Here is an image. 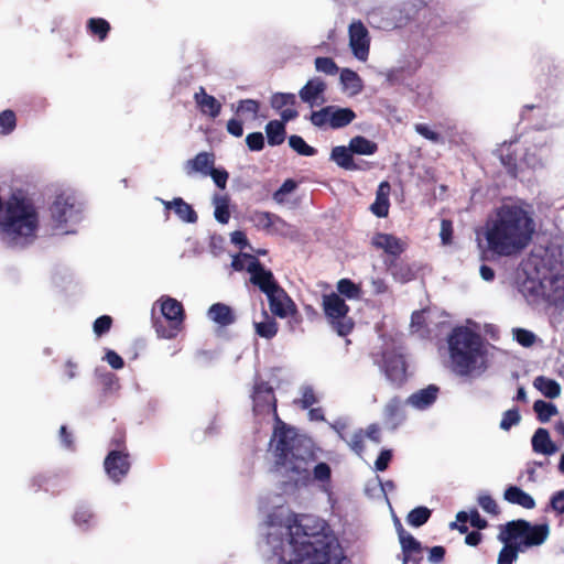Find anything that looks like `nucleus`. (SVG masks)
<instances>
[{
  "label": "nucleus",
  "mask_w": 564,
  "mask_h": 564,
  "mask_svg": "<svg viewBox=\"0 0 564 564\" xmlns=\"http://www.w3.org/2000/svg\"><path fill=\"white\" fill-rule=\"evenodd\" d=\"M265 133L270 145H280L285 140V124L279 120H271L265 126Z\"/></svg>",
  "instance_id": "31"
},
{
  "label": "nucleus",
  "mask_w": 564,
  "mask_h": 564,
  "mask_svg": "<svg viewBox=\"0 0 564 564\" xmlns=\"http://www.w3.org/2000/svg\"><path fill=\"white\" fill-rule=\"evenodd\" d=\"M295 104V95L291 93H276L271 97V107L275 110L294 107Z\"/></svg>",
  "instance_id": "42"
},
{
  "label": "nucleus",
  "mask_w": 564,
  "mask_h": 564,
  "mask_svg": "<svg viewBox=\"0 0 564 564\" xmlns=\"http://www.w3.org/2000/svg\"><path fill=\"white\" fill-rule=\"evenodd\" d=\"M290 543L296 557H305L321 552H338L336 539L327 532L325 521L312 516H301L291 528Z\"/></svg>",
  "instance_id": "3"
},
{
  "label": "nucleus",
  "mask_w": 564,
  "mask_h": 564,
  "mask_svg": "<svg viewBox=\"0 0 564 564\" xmlns=\"http://www.w3.org/2000/svg\"><path fill=\"white\" fill-rule=\"evenodd\" d=\"M533 410L536 413L538 420L542 423L547 422L553 415L557 414L556 405L543 400H536L533 404Z\"/></svg>",
  "instance_id": "37"
},
{
  "label": "nucleus",
  "mask_w": 564,
  "mask_h": 564,
  "mask_svg": "<svg viewBox=\"0 0 564 564\" xmlns=\"http://www.w3.org/2000/svg\"><path fill=\"white\" fill-rule=\"evenodd\" d=\"M246 143L250 151H261L264 148V137L261 132L249 133Z\"/></svg>",
  "instance_id": "55"
},
{
  "label": "nucleus",
  "mask_w": 564,
  "mask_h": 564,
  "mask_svg": "<svg viewBox=\"0 0 564 564\" xmlns=\"http://www.w3.org/2000/svg\"><path fill=\"white\" fill-rule=\"evenodd\" d=\"M270 311L281 318L289 316L290 307L294 306L293 301L280 285L267 294Z\"/></svg>",
  "instance_id": "15"
},
{
  "label": "nucleus",
  "mask_w": 564,
  "mask_h": 564,
  "mask_svg": "<svg viewBox=\"0 0 564 564\" xmlns=\"http://www.w3.org/2000/svg\"><path fill=\"white\" fill-rule=\"evenodd\" d=\"M448 350L455 371L460 376H469L484 355L482 338L468 327H455L448 336Z\"/></svg>",
  "instance_id": "4"
},
{
  "label": "nucleus",
  "mask_w": 564,
  "mask_h": 564,
  "mask_svg": "<svg viewBox=\"0 0 564 564\" xmlns=\"http://www.w3.org/2000/svg\"><path fill=\"white\" fill-rule=\"evenodd\" d=\"M109 451H128L126 445V432L122 429H117L109 442Z\"/></svg>",
  "instance_id": "53"
},
{
  "label": "nucleus",
  "mask_w": 564,
  "mask_h": 564,
  "mask_svg": "<svg viewBox=\"0 0 564 564\" xmlns=\"http://www.w3.org/2000/svg\"><path fill=\"white\" fill-rule=\"evenodd\" d=\"M214 204H215V218L220 224H227L230 219V212H229V197L227 195H216L214 197Z\"/></svg>",
  "instance_id": "36"
},
{
  "label": "nucleus",
  "mask_w": 564,
  "mask_h": 564,
  "mask_svg": "<svg viewBox=\"0 0 564 564\" xmlns=\"http://www.w3.org/2000/svg\"><path fill=\"white\" fill-rule=\"evenodd\" d=\"M391 459L392 452L390 449H382L375 462L376 469L379 471H384L388 468Z\"/></svg>",
  "instance_id": "57"
},
{
  "label": "nucleus",
  "mask_w": 564,
  "mask_h": 564,
  "mask_svg": "<svg viewBox=\"0 0 564 564\" xmlns=\"http://www.w3.org/2000/svg\"><path fill=\"white\" fill-rule=\"evenodd\" d=\"M371 246L378 250H383L388 258L401 256L406 249L404 241L392 234L386 232H376L371 238Z\"/></svg>",
  "instance_id": "13"
},
{
  "label": "nucleus",
  "mask_w": 564,
  "mask_h": 564,
  "mask_svg": "<svg viewBox=\"0 0 564 564\" xmlns=\"http://www.w3.org/2000/svg\"><path fill=\"white\" fill-rule=\"evenodd\" d=\"M161 203L164 205L166 212L173 209L176 216L185 223L194 224L198 219L192 205L186 203L182 197H175L173 200L161 199Z\"/></svg>",
  "instance_id": "21"
},
{
  "label": "nucleus",
  "mask_w": 564,
  "mask_h": 564,
  "mask_svg": "<svg viewBox=\"0 0 564 564\" xmlns=\"http://www.w3.org/2000/svg\"><path fill=\"white\" fill-rule=\"evenodd\" d=\"M161 313L165 322L155 319L153 326L159 337L175 338L183 328L185 318L184 307L177 300L163 296L161 299Z\"/></svg>",
  "instance_id": "7"
},
{
  "label": "nucleus",
  "mask_w": 564,
  "mask_h": 564,
  "mask_svg": "<svg viewBox=\"0 0 564 564\" xmlns=\"http://www.w3.org/2000/svg\"><path fill=\"white\" fill-rule=\"evenodd\" d=\"M349 45L359 61L367 59L370 40L368 30L361 21H355L349 25Z\"/></svg>",
  "instance_id": "12"
},
{
  "label": "nucleus",
  "mask_w": 564,
  "mask_h": 564,
  "mask_svg": "<svg viewBox=\"0 0 564 564\" xmlns=\"http://www.w3.org/2000/svg\"><path fill=\"white\" fill-rule=\"evenodd\" d=\"M389 193L390 184L387 181L381 182L376 194V199L370 206V210L377 217L383 218L388 216L390 207Z\"/></svg>",
  "instance_id": "25"
},
{
  "label": "nucleus",
  "mask_w": 564,
  "mask_h": 564,
  "mask_svg": "<svg viewBox=\"0 0 564 564\" xmlns=\"http://www.w3.org/2000/svg\"><path fill=\"white\" fill-rule=\"evenodd\" d=\"M73 519L77 525L87 529L94 520V514L88 508L79 507L75 511Z\"/></svg>",
  "instance_id": "48"
},
{
  "label": "nucleus",
  "mask_w": 564,
  "mask_h": 564,
  "mask_svg": "<svg viewBox=\"0 0 564 564\" xmlns=\"http://www.w3.org/2000/svg\"><path fill=\"white\" fill-rule=\"evenodd\" d=\"M314 64L317 72L326 75H336L339 70L337 64L330 57H316Z\"/></svg>",
  "instance_id": "45"
},
{
  "label": "nucleus",
  "mask_w": 564,
  "mask_h": 564,
  "mask_svg": "<svg viewBox=\"0 0 564 564\" xmlns=\"http://www.w3.org/2000/svg\"><path fill=\"white\" fill-rule=\"evenodd\" d=\"M352 154L350 147L338 145L332 149L330 160L344 170L356 171L359 166L355 163Z\"/></svg>",
  "instance_id": "29"
},
{
  "label": "nucleus",
  "mask_w": 564,
  "mask_h": 564,
  "mask_svg": "<svg viewBox=\"0 0 564 564\" xmlns=\"http://www.w3.org/2000/svg\"><path fill=\"white\" fill-rule=\"evenodd\" d=\"M384 417L388 422L392 423L393 426L398 425L403 414V401L399 397L390 399L384 406Z\"/></svg>",
  "instance_id": "33"
},
{
  "label": "nucleus",
  "mask_w": 564,
  "mask_h": 564,
  "mask_svg": "<svg viewBox=\"0 0 564 564\" xmlns=\"http://www.w3.org/2000/svg\"><path fill=\"white\" fill-rule=\"evenodd\" d=\"M289 145L297 154L303 156H313L317 153V150L308 145L305 140L297 134H293L289 138Z\"/></svg>",
  "instance_id": "38"
},
{
  "label": "nucleus",
  "mask_w": 564,
  "mask_h": 564,
  "mask_svg": "<svg viewBox=\"0 0 564 564\" xmlns=\"http://www.w3.org/2000/svg\"><path fill=\"white\" fill-rule=\"evenodd\" d=\"M337 291L339 295H344L348 300L359 299L361 293L360 286L350 279H340L337 282Z\"/></svg>",
  "instance_id": "39"
},
{
  "label": "nucleus",
  "mask_w": 564,
  "mask_h": 564,
  "mask_svg": "<svg viewBox=\"0 0 564 564\" xmlns=\"http://www.w3.org/2000/svg\"><path fill=\"white\" fill-rule=\"evenodd\" d=\"M341 438L344 440V437L341 436ZM365 433L364 431L360 429L358 431H356L350 440H346L345 441L347 442V444L349 445V447L358 455H361L364 453V449H365Z\"/></svg>",
  "instance_id": "49"
},
{
  "label": "nucleus",
  "mask_w": 564,
  "mask_h": 564,
  "mask_svg": "<svg viewBox=\"0 0 564 564\" xmlns=\"http://www.w3.org/2000/svg\"><path fill=\"white\" fill-rule=\"evenodd\" d=\"M104 468L115 484H119L130 471L131 462L128 451H109L104 460Z\"/></svg>",
  "instance_id": "11"
},
{
  "label": "nucleus",
  "mask_w": 564,
  "mask_h": 564,
  "mask_svg": "<svg viewBox=\"0 0 564 564\" xmlns=\"http://www.w3.org/2000/svg\"><path fill=\"white\" fill-rule=\"evenodd\" d=\"M208 317L221 327L235 323L236 316L230 306L224 303H215L208 310Z\"/></svg>",
  "instance_id": "27"
},
{
  "label": "nucleus",
  "mask_w": 564,
  "mask_h": 564,
  "mask_svg": "<svg viewBox=\"0 0 564 564\" xmlns=\"http://www.w3.org/2000/svg\"><path fill=\"white\" fill-rule=\"evenodd\" d=\"M380 368L387 380L395 388H401L408 380L405 357L395 349H387L382 352Z\"/></svg>",
  "instance_id": "8"
},
{
  "label": "nucleus",
  "mask_w": 564,
  "mask_h": 564,
  "mask_svg": "<svg viewBox=\"0 0 564 564\" xmlns=\"http://www.w3.org/2000/svg\"><path fill=\"white\" fill-rule=\"evenodd\" d=\"M440 236H441L442 242L444 245H448V243L452 242V238H453V224H452L451 220L443 219L441 221Z\"/></svg>",
  "instance_id": "58"
},
{
  "label": "nucleus",
  "mask_w": 564,
  "mask_h": 564,
  "mask_svg": "<svg viewBox=\"0 0 564 564\" xmlns=\"http://www.w3.org/2000/svg\"><path fill=\"white\" fill-rule=\"evenodd\" d=\"M322 308L330 327L339 336L344 337L352 332L355 322L348 316L350 308L338 293L323 294Z\"/></svg>",
  "instance_id": "6"
},
{
  "label": "nucleus",
  "mask_w": 564,
  "mask_h": 564,
  "mask_svg": "<svg viewBox=\"0 0 564 564\" xmlns=\"http://www.w3.org/2000/svg\"><path fill=\"white\" fill-rule=\"evenodd\" d=\"M242 257L247 261V271L251 275L250 282L258 286L261 292L267 295L279 285L273 273L267 270L258 258L249 253H243Z\"/></svg>",
  "instance_id": "10"
},
{
  "label": "nucleus",
  "mask_w": 564,
  "mask_h": 564,
  "mask_svg": "<svg viewBox=\"0 0 564 564\" xmlns=\"http://www.w3.org/2000/svg\"><path fill=\"white\" fill-rule=\"evenodd\" d=\"M333 110L332 106H327L322 108L321 110L313 111L311 113V122L318 128L324 127L325 124H329L330 111Z\"/></svg>",
  "instance_id": "47"
},
{
  "label": "nucleus",
  "mask_w": 564,
  "mask_h": 564,
  "mask_svg": "<svg viewBox=\"0 0 564 564\" xmlns=\"http://www.w3.org/2000/svg\"><path fill=\"white\" fill-rule=\"evenodd\" d=\"M414 130L416 133H419L424 139L433 142V143H444V138L441 135V133L433 131L427 124L425 123H415Z\"/></svg>",
  "instance_id": "44"
},
{
  "label": "nucleus",
  "mask_w": 564,
  "mask_h": 564,
  "mask_svg": "<svg viewBox=\"0 0 564 564\" xmlns=\"http://www.w3.org/2000/svg\"><path fill=\"white\" fill-rule=\"evenodd\" d=\"M514 338L521 346L531 347L534 344L536 336L531 330L517 328L514 329Z\"/></svg>",
  "instance_id": "54"
},
{
  "label": "nucleus",
  "mask_w": 564,
  "mask_h": 564,
  "mask_svg": "<svg viewBox=\"0 0 564 564\" xmlns=\"http://www.w3.org/2000/svg\"><path fill=\"white\" fill-rule=\"evenodd\" d=\"M265 321L256 323V332L260 337L271 339L278 333V324L276 322L269 317L267 313H264Z\"/></svg>",
  "instance_id": "41"
},
{
  "label": "nucleus",
  "mask_w": 564,
  "mask_h": 564,
  "mask_svg": "<svg viewBox=\"0 0 564 564\" xmlns=\"http://www.w3.org/2000/svg\"><path fill=\"white\" fill-rule=\"evenodd\" d=\"M535 221L524 205L503 203L486 223L488 249L500 257L520 253L532 241Z\"/></svg>",
  "instance_id": "2"
},
{
  "label": "nucleus",
  "mask_w": 564,
  "mask_h": 564,
  "mask_svg": "<svg viewBox=\"0 0 564 564\" xmlns=\"http://www.w3.org/2000/svg\"><path fill=\"white\" fill-rule=\"evenodd\" d=\"M207 175L212 176L213 181L219 188H221V189L226 188L227 181L229 177V174L226 170H224V169L219 170V169H215L213 166Z\"/></svg>",
  "instance_id": "56"
},
{
  "label": "nucleus",
  "mask_w": 564,
  "mask_h": 564,
  "mask_svg": "<svg viewBox=\"0 0 564 564\" xmlns=\"http://www.w3.org/2000/svg\"><path fill=\"white\" fill-rule=\"evenodd\" d=\"M354 154L372 155L378 151V144L362 135H356L349 141Z\"/></svg>",
  "instance_id": "32"
},
{
  "label": "nucleus",
  "mask_w": 564,
  "mask_h": 564,
  "mask_svg": "<svg viewBox=\"0 0 564 564\" xmlns=\"http://www.w3.org/2000/svg\"><path fill=\"white\" fill-rule=\"evenodd\" d=\"M521 420L519 410L517 408L506 411L500 421V429L509 431L513 425L518 424Z\"/></svg>",
  "instance_id": "46"
},
{
  "label": "nucleus",
  "mask_w": 564,
  "mask_h": 564,
  "mask_svg": "<svg viewBox=\"0 0 564 564\" xmlns=\"http://www.w3.org/2000/svg\"><path fill=\"white\" fill-rule=\"evenodd\" d=\"M503 530L507 534V541H517L523 550L543 544L550 534V528L546 523L531 524L524 519L507 522Z\"/></svg>",
  "instance_id": "5"
},
{
  "label": "nucleus",
  "mask_w": 564,
  "mask_h": 564,
  "mask_svg": "<svg viewBox=\"0 0 564 564\" xmlns=\"http://www.w3.org/2000/svg\"><path fill=\"white\" fill-rule=\"evenodd\" d=\"M227 131L236 138H240L243 134L242 122L238 119H230L227 122Z\"/></svg>",
  "instance_id": "63"
},
{
  "label": "nucleus",
  "mask_w": 564,
  "mask_h": 564,
  "mask_svg": "<svg viewBox=\"0 0 564 564\" xmlns=\"http://www.w3.org/2000/svg\"><path fill=\"white\" fill-rule=\"evenodd\" d=\"M106 361L112 369H121L124 366L123 359L113 350H108L105 356Z\"/></svg>",
  "instance_id": "62"
},
{
  "label": "nucleus",
  "mask_w": 564,
  "mask_h": 564,
  "mask_svg": "<svg viewBox=\"0 0 564 564\" xmlns=\"http://www.w3.org/2000/svg\"><path fill=\"white\" fill-rule=\"evenodd\" d=\"M112 326V318L109 315H101L94 322V333L100 337L108 333Z\"/></svg>",
  "instance_id": "51"
},
{
  "label": "nucleus",
  "mask_w": 564,
  "mask_h": 564,
  "mask_svg": "<svg viewBox=\"0 0 564 564\" xmlns=\"http://www.w3.org/2000/svg\"><path fill=\"white\" fill-rule=\"evenodd\" d=\"M469 521H470L471 527H474V528H476L478 530H482V529H486L488 527L487 520H485L484 518L480 517V514L477 511V509H473L470 511Z\"/></svg>",
  "instance_id": "64"
},
{
  "label": "nucleus",
  "mask_w": 564,
  "mask_h": 564,
  "mask_svg": "<svg viewBox=\"0 0 564 564\" xmlns=\"http://www.w3.org/2000/svg\"><path fill=\"white\" fill-rule=\"evenodd\" d=\"M438 392L440 388L437 386L430 384L426 388L412 393L408 398L406 402L415 409L423 410L431 406L436 401Z\"/></svg>",
  "instance_id": "23"
},
{
  "label": "nucleus",
  "mask_w": 564,
  "mask_h": 564,
  "mask_svg": "<svg viewBox=\"0 0 564 564\" xmlns=\"http://www.w3.org/2000/svg\"><path fill=\"white\" fill-rule=\"evenodd\" d=\"M326 90V83L315 77L310 79L300 90L299 95L302 101L314 106L325 102L324 93Z\"/></svg>",
  "instance_id": "17"
},
{
  "label": "nucleus",
  "mask_w": 564,
  "mask_h": 564,
  "mask_svg": "<svg viewBox=\"0 0 564 564\" xmlns=\"http://www.w3.org/2000/svg\"><path fill=\"white\" fill-rule=\"evenodd\" d=\"M431 517V510L426 507H416L411 510L406 517L410 525L419 528L425 524Z\"/></svg>",
  "instance_id": "40"
},
{
  "label": "nucleus",
  "mask_w": 564,
  "mask_h": 564,
  "mask_svg": "<svg viewBox=\"0 0 564 564\" xmlns=\"http://www.w3.org/2000/svg\"><path fill=\"white\" fill-rule=\"evenodd\" d=\"M400 544L402 549V562L421 564L423 560V547L412 534L409 532H400Z\"/></svg>",
  "instance_id": "16"
},
{
  "label": "nucleus",
  "mask_w": 564,
  "mask_h": 564,
  "mask_svg": "<svg viewBox=\"0 0 564 564\" xmlns=\"http://www.w3.org/2000/svg\"><path fill=\"white\" fill-rule=\"evenodd\" d=\"M478 503L485 512H487L491 516H498L500 512L496 500L490 495L479 496Z\"/></svg>",
  "instance_id": "52"
},
{
  "label": "nucleus",
  "mask_w": 564,
  "mask_h": 564,
  "mask_svg": "<svg viewBox=\"0 0 564 564\" xmlns=\"http://www.w3.org/2000/svg\"><path fill=\"white\" fill-rule=\"evenodd\" d=\"M250 220L258 229L265 230L267 232H275L276 229L274 226L280 225L282 227L286 226V223L278 215L270 212H261L254 210L250 215Z\"/></svg>",
  "instance_id": "22"
},
{
  "label": "nucleus",
  "mask_w": 564,
  "mask_h": 564,
  "mask_svg": "<svg viewBox=\"0 0 564 564\" xmlns=\"http://www.w3.org/2000/svg\"><path fill=\"white\" fill-rule=\"evenodd\" d=\"M317 402V398L315 395V392L312 388L307 387L304 389L302 393V398L300 400V404L302 409H308L313 404Z\"/></svg>",
  "instance_id": "60"
},
{
  "label": "nucleus",
  "mask_w": 564,
  "mask_h": 564,
  "mask_svg": "<svg viewBox=\"0 0 564 564\" xmlns=\"http://www.w3.org/2000/svg\"><path fill=\"white\" fill-rule=\"evenodd\" d=\"M260 109V102L254 99H243L239 101L237 107V113L249 112L252 115V119H257Z\"/></svg>",
  "instance_id": "50"
},
{
  "label": "nucleus",
  "mask_w": 564,
  "mask_h": 564,
  "mask_svg": "<svg viewBox=\"0 0 564 564\" xmlns=\"http://www.w3.org/2000/svg\"><path fill=\"white\" fill-rule=\"evenodd\" d=\"M194 100L203 115L216 118L220 115L221 104L212 95H208L204 87H199L194 94Z\"/></svg>",
  "instance_id": "19"
},
{
  "label": "nucleus",
  "mask_w": 564,
  "mask_h": 564,
  "mask_svg": "<svg viewBox=\"0 0 564 564\" xmlns=\"http://www.w3.org/2000/svg\"><path fill=\"white\" fill-rule=\"evenodd\" d=\"M253 412L256 415L273 414L274 427L270 445L274 456V468L295 484L310 481V456L301 453V435L296 429L283 422L276 409L273 388L265 381L254 384Z\"/></svg>",
  "instance_id": "1"
},
{
  "label": "nucleus",
  "mask_w": 564,
  "mask_h": 564,
  "mask_svg": "<svg viewBox=\"0 0 564 564\" xmlns=\"http://www.w3.org/2000/svg\"><path fill=\"white\" fill-rule=\"evenodd\" d=\"M110 24L107 20L102 18H90L87 21V30L88 32L98 37L99 41H104L107 39L110 32Z\"/></svg>",
  "instance_id": "35"
},
{
  "label": "nucleus",
  "mask_w": 564,
  "mask_h": 564,
  "mask_svg": "<svg viewBox=\"0 0 564 564\" xmlns=\"http://www.w3.org/2000/svg\"><path fill=\"white\" fill-rule=\"evenodd\" d=\"M17 126V117L13 110L6 109L0 112V133L10 134Z\"/></svg>",
  "instance_id": "43"
},
{
  "label": "nucleus",
  "mask_w": 564,
  "mask_h": 564,
  "mask_svg": "<svg viewBox=\"0 0 564 564\" xmlns=\"http://www.w3.org/2000/svg\"><path fill=\"white\" fill-rule=\"evenodd\" d=\"M356 118V113L350 108H334L330 111L329 127L339 129L348 126Z\"/></svg>",
  "instance_id": "30"
},
{
  "label": "nucleus",
  "mask_w": 564,
  "mask_h": 564,
  "mask_svg": "<svg viewBox=\"0 0 564 564\" xmlns=\"http://www.w3.org/2000/svg\"><path fill=\"white\" fill-rule=\"evenodd\" d=\"M387 271L400 283H408L415 279L416 272L413 267L401 256L387 258L384 260Z\"/></svg>",
  "instance_id": "14"
},
{
  "label": "nucleus",
  "mask_w": 564,
  "mask_h": 564,
  "mask_svg": "<svg viewBox=\"0 0 564 564\" xmlns=\"http://www.w3.org/2000/svg\"><path fill=\"white\" fill-rule=\"evenodd\" d=\"M446 550L444 546L436 545L429 551V561L434 564H440L444 561Z\"/></svg>",
  "instance_id": "61"
},
{
  "label": "nucleus",
  "mask_w": 564,
  "mask_h": 564,
  "mask_svg": "<svg viewBox=\"0 0 564 564\" xmlns=\"http://www.w3.org/2000/svg\"><path fill=\"white\" fill-rule=\"evenodd\" d=\"M534 387L546 398L554 399L561 394V386L553 379L544 376L536 377Z\"/></svg>",
  "instance_id": "34"
},
{
  "label": "nucleus",
  "mask_w": 564,
  "mask_h": 564,
  "mask_svg": "<svg viewBox=\"0 0 564 564\" xmlns=\"http://www.w3.org/2000/svg\"><path fill=\"white\" fill-rule=\"evenodd\" d=\"M215 164V155L209 152H199L193 159L187 160L184 170L187 175L200 173L207 176L208 172Z\"/></svg>",
  "instance_id": "20"
},
{
  "label": "nucleus",
  "mask_w": 564,
  "mask_h": 564,
  "mask_svg": "<svg viewBox=\"0 0 564 564\" xmlns=\"http://www.w3.org/2000/svg\"><path fill=\"white\" fill-rule=\"evenodd\" d=\"M303 442H304V440L301 436V444H300L301 453L304 454L305 456L312 457L311 463H310V481L307 484H305V486H307L312 481V479H315V480H318L322 482L329 481L330 476H332V470H330L329 465L324 462H321L317 465H315L314 468L312 469V463L314 462L315 457L312 452L303 448ZM279 473L285 478V476L281 471H279ZM286 480H288V482L294 485L295 487H304V485H301V484L297 485V484L293 482L291 479H289L288 477H286Z\"/></svg>",
  "instance_id": "18"
},
{
  "label": "nucleus",
  "mask_w": 564,
  "mask_h": 564,
  "mask_svg": "<svg viewBox=\"0 0 564 564\" xmlns=\"http://www.w3.org/2000/svg\"><path fill=\"white\" fill-rule=\"evenodd\" d=\"M531 443L535 453L552 455L557 452V446L552 442L546 429L539 427L533 434Z\"/></svg>",
  "instance_id": "26"
},
{
  "label": "nucleus",
  "mask_w": 564,
  "mask_h": 564,
  "mask_svg": "<svg viewBox=\"0 0 564 564\" xmlns=\"http://www.w3.org/2000/svg\"><path fill=\"white\" fill-rule=\"evenodd\" d=\"M503 498L508 502L521 506L525 509H533L535 507L534 499L528 492L517 486H509L505 490Z\"/></svg>",
  "instance_id": "28"
},
{
  "label": "nucleus",
  "mask_w": 564,
  "mask_h": 564,
  "mask_svg": "<svg viewBox=\"0 0 564 564\" xmlns=\"http://www.w3.org/2000/svg\"><path fill=\"white\" fill-rule=\"evenodd\" d=\"M52 220L56 228L79 219L80 206L73 195L62 193L50 207Z\"/></svg>",
  "instance_id": "9"
},
{
  "label": "nucleus",
  "mask_w": 564,
  "mask_h": 564,
  "mask_svg": "<svg viewBox=\"0 0 564 564\" xmlns=\"http://www.w3.org/2000/svg\"><path fill=\"white\" fill-rule=\"evenodd\" d=\"M550 507L557 513H564V490L556 491L550 499Z\"/></svg>",
  "instance_id": "59"
},
{
  "label": "nucleus",
  "mask_w": 564,
  "mask_h": 564,
  "mask_svg": "<svg viewBox=\"0 0 564 564\" xmlns=\"http://www.w3.org/2000/svg\"><path fill=\"white\" fill-rule=\"evenodd\" d=\"M498 539L505 544L499 552L498 564H512L518 558L519 552H523L521 544H518L517 541H507L503 529L500 531Z\"/></svg>",
  "instance_id": "24"
}]
</instances>
